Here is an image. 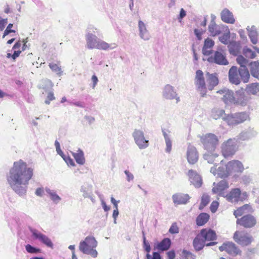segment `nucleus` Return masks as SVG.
<instances>
[{"mask_svg":"<svg viewBox=\"0 0 259 259\" xmlns=\"http://www.w3.org/2000/svg\"><path fill=\"white\" fill-rule=\"evenodd\" d=\"M33 175V169L26 163H14L7 180L11 188L18 195L22 196L27 191V185Z\"/></svg>","mask_w":259,"mask_h":259,"instance_id":"1","label":"nucleus"},{"mask_svg":"<svg viewBox=\"0 0 259 259\" xmlns=\"http://www.w3.org/2000/svg\"><path fill=\"white\" fill-rule=\"evenodd\" d=\"M244 169L242 163H219L210 169L214 175L221 178H226L233 172H240Z\"/></svg>","mask_w":259,"mask_h":259,"instance_id":"2","label":"nucleus"},{"mask_svg":"<svg viewBox=\"0 0 259 259\" xmlns=\"http://www.w3.org/2000/svg\"><path fill=\"white\" fill-rule=\"evenodd\" d=\"M98 242L94 237L87 236L83 241L79 243V249L83 253L90 255L93 257H96L98 252L96 250Z\"/></svg>","mask_w":259,"mask_h":259,"instance_id":"3","label":"nucleus"},{"mask_svg":"<svg viewBox=\"0 0 259 259\" xmlns=\"http://www.w3.org/2000/svg\"><path fill=\"white\" fill-rule=\"evenodd\" d=\"M228 125L235 126L250 120L249 115L246 112H238L225 115L223 117Z\"/></svg>","mask_w":259,"mask_h":259,"instance_id":"4","label":"nucleus"},{"mask_svg":"<svg viewBox=\"0 0 259 259\" xmlns=\"http://www.w3.org/2000/svg\"><path fill=\"white\" fill-rule=\"evenodd\" d=\"M200 141L205 150L212 152L214 151L219 140L217 137L213 134L209 133L200 137Z\"/></svg>","mask_w":259,"mask_h":259,"instance_id":"5","label":"nucleus"},{"mask_svg":"<svg viewBox=\"0 0 259 259\" xmlns=\"http://www.w3.org/2000/svg\"><path fill=\"white\" fill-rule=\"evenodd\" d=\"M237 149V141L235 138L229 139L222 144V154L225 158L231 157L235 153Z\"/></svg>","mask_w":259,"mask_h":259,"instance_id":"6","label":"nucleus"},{"mask_svg":"<svg viewBox=\"0 0 259 259\" xmlns=\"http://www.w3.org/2000/svg\"><path fill=\"white\" fill-rule=\"evenodd\" d=\"M194 83L201 97H204L207 93V88L203 72L200 70H198L196 72Z\"/></svg>","mask_w":259,"mask_h":259,"instance_id":"7","label":"nucleus"},{"mask_svg":"<svg viewBox=\"0 0 259 259\" xmlns=\"http://www.w3.org/2000/svg\"><path fill=\"white\" fill-rule=\"evenodd\" d=\"M233 238L236 243L242 246L249 245L253 240V238L250 235L243 231H236L234 234Z\"/></svg>","mask_w":259,"mask_h":259,"instance_id":"8","label":"nucleus"},{"mask_svg":"<svg viewBox=\"0 0 259 259\" xmlns=\"http://www.w3.org/2000/svg\"><path fill=\"white\" fill-rule=\"evenodd\" d=\"M217 94L222 96V100L226 105L234 104L235 96L233 91L227 89L220 90L217 92Z\"/></svg>","mask_w":259,"mask_h":259,"instance_id":"9","label":"nucleus"},{"mask_svg":"<svg viewBox=\"0 0 259 259\" xmlns=\"http://www.w3.org/2000/svg\"><path fill=\"white\" fill-rule=\"evenodd\" d=\"M235 93L234 105L241 106L247 105L249 102V98L246 96L244 89L241 88L240 90L236 91Z\"/></svg>","mask_w":259,"mask_h":259,"instance_id":"10","label":"nucleus"},{"mask_svg":"<svg viewBox=\"0 0 259 259\" xmlns=\"http://www.w3.org/2000/svg\"><path fill=\"white\" fill-rule=\"evenodd\" d=\"M237 224L246 228H250L254 227L256 224L255 217L250 214L245 215L240 219H238Z\"/></svg>","mask_w":259,"mask_h":259,"instance_id":"11","label":"nucleus"},{"mask_svg":"<svg viewBox=\"0 0 259 259\" xmlns=\"http://www.w3.org/2000/svg\"><path fill=\"white\" fill-rule=\"evenodd\" d=\"M80 192L84 198H89L93 203L96 202V199L93 194V185L90 184L85 183L80 188Z\"/></svg>","mask_w":259,"mask_h":259,"instance_id":"12","label":"nucleus"},{"mask_svg":"<svg viewBox=\"0 0 259 259\" xmlns=\"http://www.w3.org/2000/svg\"><path fill=\"white\" fill-rule=\"evenodd\" d=\"M221 251H225L230 255L235 256L240 252V250L238 248L235 244L232 242L224 243L222 246L219 247Z\"/></svg>","mask_w":259,"mask_h":259,"instance_id":"13","label":"nucleus"},{"mask_svg":"<svg viewBox=\"0 0 259 259\" xmlns=\"http://www.w3.org/2000/svg\"><path fill=\"white\" fill-rule=\"evenodd\" d=\"M133 137L136 143L140 148H145L148 147V141L145 139L144 134L142 131L135 130L133 133Z\"/></svg>","mask_w":259,"mask_h":259,"instance_id":"14","label":"nucleus"},{"mask_svg":"<svg viewBox=\"0 0 259 259\" xmlns=\"http://www.w3.org/2000/svg\"><path fill=\"white\" fill-rule=\"evenodd\" d=\"M189 181L195 188H200L202 185L201 177L193 170H189L188 171Z\"/></svg>","mask_w":259,"mask_h":259,"instance_id":"15","label":"nucleus"},{"mask_svg":"<svg viewBox=\"0 0 259 259\" xmlns=\"http://www.w3.org/2000/svg\"><path fill=\"white\" fill-rule=\"evenodd\" d=\"M190 198L188 194L182 193H176L172 196L175 205L186 204L189 201Z\"/></svg>","mask_w":259,"mask_h":259,"instance_id":"16","label":"nucleus"},{"mask_svg":"<svg viewBox=\"0 0 259 259\" xmlns=\"http://www.w3.org/2000/svg\"><path fill=\"white\" fill-rule=\"evenodd\" d=\"M212 192L219 196H224V191L229 187L228 183L225 180H222L218 183H213Z\"/></svg>","mask_w":259,"mask_h":259,"instance_id":"17","label":"nucleus"},{"mask_svg":"<svg viewBox=\"0 0 259 259\" xmlns=\"http://www.w3.org/2000/svg\"><path fill=\"white\" fill-rule=\"evenodd\" d=\"M217 243L215 242H210L209 243H206L205 240L201 238L199 234L197 235L193 240V246L196 251H199L203 249L204 245L207 246H212Z\"/></svg>","mask_w":259,"mask_h":259,"instance_id":"18","label":"nucleus"},{"mask_svg":"<svg viewBox=\"0 0 259 259\" xmlns=\"http://www.w3.org/2000/svg\"><path fill=\"white\" fill-rule=\"evenodd\" d=\"M207 61L210 63H215L218 64L226 65L228 61L226 59L225 55L223 53L220 51H216L214 53V57H209L207 59Z\"/></svg>","mask_w":259,"mask_h":259,"instance_id":"19","label":"nucleus"},{"mask_svg":"<svg viewBox=\"0 0 259 259\" xmlns=\"http://www.w3.org/2000/svg\"><path fill=\"white\" fill-rule=\"evenodd\" d=\"M199 235L205 240L206 243L207 241H213L217 238L215 232L211 229H202Z\"/></svg>","mask_w":259,"mask_h":259,"instance_id":"20","label":"nucleus"},{"mask_svg":"<svg viewBox=\"0 0 259 259\" xmlns=\"http://www.w3.org/2000/svg\"><path fill=\"white\" fill-rule=\"evenodd\" d=\"M237 68L232 66L229 71V79L230 81L234 84L238 85L240 83V79Z\"/></svg>","mask_w":259,"mask_h":259,"instance_id":"21","label":"nucleus"},{"mask_svg":"<svg viewBox=\"0 0 259 259\" xmlns=\"http://www.w3.org/2000/svg\"><path fill=\"white\" fill-rule=\"evenodd\" d=\"M187 158L188 162H197L199 159L198 152L193 146H189L187 152Z\"/></svg>","mask_w":259,"mask_h":259,"instance_id":"22","label":"nucleus"},{"mask_svg":"<svg viewBox=\"0 0 259 259\" xmlns=\"http://www.w3.org/2000/svg\"><path fill=\"white\" fill-rule=\"evenodd\" d=\"M45 191L47 196L54 204H57L61 201L62 198L58 195L56 190L46 187L45 188Z\"/></svg>","mask_w":259,"mask_h":259,"instance_id":"23","label":"nucleus"},{"mask_svg":"<svg viewBox=\"0 0 259 259\" xmlns=\"http://www.w3.org/2000/svg\"><path fill=\"white\" fill-rule=\"evenodd\" d=\"M241 191L238 188L232 189L229 194L226 195L228 201L231 202H237L240 200Z\"/></svg>","mask_w":259,"mask_h":259,"instance_id":"24","label":"nucleus"},{"mask_svg":"<svg viewBox=\"0 0 259 259\" xmlns=\"http://www.w3.org/2000/svg\"><path fill=\"white\" fill-rule=\"evenodd\" d=\"M206 79L207 82V87L208 90L211 91L214 87L219 83V79L215 74H210L209 72L206 73Z\"/></svg>","mask_w":259,"mask_h":259,"instance_id":"25","label":"nucleus"},{"mask_svg":"<svg viewBox=\"0 0 259 259\" xmlns=\"http://www.w3.org/2000/svg\"><path fill=\"white\" fill-rule=\"evenodd\" d=\"M221 19L223 21L227 23L233 24L235 21L232 13L226 9L221 12Z\"/></svg>","mask_w":259,"mask_h":259,"instance_id":"26","label":"nucleus"},{"mask_svg":"<svg viewBox=\"0 0 259 259\" xmlns=\"http://www.w3.org/2000/svg\"><path fill=\"white\" fill-rule=\"evenodd\" d=\"M214 41L210 38L205 39L202 49V52L204 55L208 56L212 53L211 48L214 46Z\"/></svg>","mask_w":259,"mask_h":259,"instance_id":"27","label":"nucleus"},{"mask_svg":"<svg viewBox=\"0 0 259 259\" xmlns=\"http://www.w3.org/2000/svg\"><path fill=\"white\" fill-rule=\"evenodd\" d=\"M253 211V210L250 205L245 204L235 210L234 211V215L236 218H238V217L241 216L244 213L252 212Z\"/></svg>","mask_w":259,"mask_h":259,"instance_id":"28","label":"nucleus"},{"mask_svg":"<svg viewBox=\"0 0 259 259\" xmlns=\"http://www.w3.org/2000/svg\"><path fill=\"white\" fill-rule=\"evenodd\" d=\"M23 42H24L23 47L22 50H20V48L22 45V42L20 40L18 41L13 47L12 49L14 50L13 54L12 55V59L14 60L17 57H18L22 51H24L25 49L24 48L25 46L26 42L24 40H23Z\"/></svg>","mask_w":259,"mask_h":259,"instance_id":"29","label":"nucleus"},{"mask_svg":"<svg viewBox=\"0 0 259 259\" xmlns=\"http://www.w3.org/2000/svg\"><path fill=\"white\" fill-rule=\"evenodd\" d=\"M99 40L97 39V37L92 34H88L87 36V46L88 49H96L97 44Z\"/></svg>","mask_w":259,"mask_h":259,"instance_id":"30","label":"nucleus"},{"mask_svg":"<svg viewBox=\"0 0 259 259\" xmlns=\"http://www.w3.org/2000/svg\"><path fill=\"white\" fill-rule=\"evenodd\" d=\"M170 245L171 241L170 239L165 238L157 244L156 248L159 250L165 251L169 248Z\"/></svg>","mask_w":259,"mask_h":259,"instance_id":"31","label":"nucleus"},{"mask_svg":"<svg viewBox=\"0 0 259 259\" xmlns=\"http://www.w3.org/2000/svg\"><path fill=\"white\" fill-rule=\"evenodd\" d=\"M238 73L241 79L244 83L249 81L250 74L246 67H240L238 70Z\"/></svg>","mask_w":259,"mask_h":259,"instance_id":"32","label":"nucleus"},{"mask_svg":"<svg viewBox=\"0 0 259 259\" xmlns=\"http://www.w3.org/2000/svg\"><path fill=\"white\" fill-rule=\"evenodd\" d=\"M245 90L249 94L257 95L259 93V83L255 82L248 84L246 85Z\"/></svg>","mask_w":259,"mask_h":259,"instance_id":"33","label":"nucleus"},{"mask_svg":"<svg viewBox=\"0 0 259 259\" xmlns=\"http://www.w3.org/2000/svg\"><path fill=\"white\" fill-rule=\"evenodd\" d=\"M116 46L117 45L115 44L110 45L103 40H99L96 49L102 50H108L109 49H114L116 48Z\"/></svg>","mask_w":259,"mask_h":259,"instance_id":"34","label":"nucleus"},{"mask_svg":"<svg viewBox=\"0 0 259 259\" xmlns=\"http://www.w3.org/2000/svg\"><path fill=\"white\" fill-rule=\"evenodd\" d=\"M139 28L140 30V34L143 39L147 40L149 39V34L146 29L145 24L141 20L139 21Z\"/></svg>","mask_w":259,"mask_h":259,"instance_id":"35","label":"nucleus"},{"mask_svg":"<svg viewBox=\"0 0 259 259\" xmlns=\"http://www.w3.org/2000/svg\"><path fill=\"white\" fill-rule=\"evenodd\" d=\"M250 72L252 75L259 78V62L254 61L250 64Z\"/></svg>","mask_w":259,"mask_h":259,"instance_id":"36","label":"nucleus"},{"mask_svg":"<svg viewBox=\"0 0 259 259\" xmlns=\"http://www.w3.org/2000/svg\"><path fill=\"white\" fill-rule=\"evenodd\" d=\"M209 219V215L206 213H200L196 219V223L198 226H203L206 224Z\"/></svg>","mask_w":259,"mask_h":259,"instance_id":"37","label":"nucleus"},{"mask_svg":"<svg viewBox=\"0 0 259 259\" xmlns=\"http://www.w3.org/2000/svg\"><path fill=\"white\" fill-rule=\"evenodd\" d=\"M49 66L53 72H55L57 75L61 76L62 74V71L60 66V62L58 61L57 63L52 62L49 64Z\"/></svg>","mask_w":259,"mask_h":259,"instance_id":"38","label":"nucleus"},{"mask_svg":"<svg viewBox=\"0 0 259 259\" xmlns=\"http://www.w3.org/2000/svg\"><path fill=\"white\" fill-rule=\"evenodd\" d=\"M208 30L211 35L214 36L221 33V30L214 21H211L208 26Z\"/></svg>","mask_w":259,"mask_h":259,"instance_id":"39","label":"nucleus"},{"mask_svg":"<svg viewBox=\"0 0 259 259\" xmlns=\"http://www.w3.org/2000/svg\"><path fill=\"white\" fill-rule=\"evenodd\" d=\"M225 114V110L222 109L214 108L211 111V116L215 120L221 118Z\"/></svg>","mask_w":259,"mask_h":259,"instance_id":"40","label":"nucleus"},{"mask_svg":"<svg viewBox=\"0 0 259 259\" xmlns=\"http://www.w3.org/2000/svg\"><path fill=\"white\" fill-rule=\"evenodd\" d=\"M84 163H67L69 168L77 167L78 172L83 173L86 171L87 168L83 165Z\"/></svg>","mask_w":259,"mask_h":259,"instance_id":"41","label":"nucleus"},{"mask_svg":"<svg viewBox=\"0 0 259 259\" xmlns=\"http://www.w3.org/2000/svg\"><path fill=\"white\" fill-rule=\"evenodd\" d=\"M72 153L76 162H83L84 160L83 153L81 150L78 149L75 152Z\"/></svg>","mask_w":259,"mask_h":259,"instance_id":"42","label":"nucleus"},{"mask_svg":"<svg viewBox=\"0 0 259 259\" xmlns=\"http://www.w3.org/2000/svg\"><path fill=\"white\" fill-rule=\"evenodd\" d=\"M39 241L49 247L52 248L53 247V243L51 240L45 234H43Z\"/></svg>","mask_w":259,"mask_h":259,"instance_id":"43","label":"nucleus"},{"mask_svg":"<svg viewBox=\"0 0 259 259\" xmlns=\"http://www.w3.org/2000/svg\"><path fill=\"white\" fill-rule=\"evenodd\" d=\"M30 231L31 233L32 237L34 240H37L39 241L41 237L44 234L38 230H36L34 228H30Z\"/></svg>","mask_w":259,"mask_h":259,"instance_id":"44","label":"nucleus"},{"mask_svg":"<svg viewBox=\"0 0 259 259\" xmlns=\"http://www.w3.org/2000/svg\"><path fill=\"white\" fill-rule=\"evenodd\" d=\"M30 231L31 233L32 237L34 240H37L39 241L41 237L44 234L38 230H36L34 228H30Z\"/></svg>","mask_w":259,"mask_h":259,"instance_id":"45","label":"nucleus"},{"mask_svg":"<svg viewBox=\"0 0 259 259\" xmlns=\"http://www.w3.org/2000/svg\"><path fill=\"white\" fill-rule=\"evenodd\" d=\"M209 201V196L206 194H204L201 197V201L199 206V209H203V208L208 204Z\"/></svg>","mask_w":259,"mask_h":259,"instance_id":"46","label":"nucleus"},{"mask_svg":"<svg viewBox=\"0 0 259 259\" xmlns=\"http://www.w3.org/2000/svg\"><path fill=\"white\" fill-rule=\"evenodd\" d=\"M228 47L230 53L233 55H237L239 53L238 46L236 43L230 44Z\"/></svg>","mask_w":259,"mask_h":259,"instance_id":"47","label":"nucleus"},{"mask_svg":"<svg viewBox=\"0 0 259 259\" xmlns=\"http://www.w3.org/2000/svg\"><path fill=\"white\" fill-rule=\"evenodd\" d=\"M26 250L30 253H38L41 252V250L39 248H36L34 246H32L30 244H27L25 246Z\"/></svg>","mask_w":259,"mask_h":259,"instance_id":"48","label":"nucleus"},{"mask_svg":"<svg viewBox=\"0 0 259 259\" xmlns=\"http://www.w3.org/2000/svg\"><path fill=\"white\" fill-rule=\"evenodd\" d=\"M243 53L246 57L250 59H253L255 58L256 56L255 53L254 52H253L250 49H249L248 48H244Z\"/></svg>","mask_w":259,"mask_h":259,"instance_id":"49","label":"nucleus"},{"mask_svg":"<svg viewBox=\"0 0 259 259\" xmlns=\"http://www.w3.org/2000/svg\"><path fill=\"white\" fill-rule=\"evenodd\" d=\"M237 62L240 65V67H246L248 61L243 56L240 55L238 56L236 59Z\"/></svg>","mask_w":259,"mask_h":259,"instance_id":"50","label":"nucleus"},{"mask_svg":"<svg viewBox=\"0 0 259 259\" xmlns=\"http://www.w3.org/2000/svg\"><path fill=\"white\" fill-rule=\"evenodd\" d=\"M230 36L229 32L224 33L222 36L219 37V40L223 44L227 45L229 42Z\"/></svg>","mask_w":259,"mask_h":259,"instance_id":"51","label":"nucleus"},{"mask_svg":"<svg viewBox=\"0 0 259 259\" xmlns=\"http://www.w3.org/2000/svg\"><path fill=\"white\" fill-rule=\"evenodd\" d=\"M13 26V24L12 23H10L7 26L6 29L4 31V32L3 33V38H5V37L7 35H8L10 33H15L16 30L14 29H12V28Z\"/></svg>","mask_w":259,"mask_h":259,"instance_id":"52","label":"nucleus"},{"mask_svg":"<svg viewBox=\"0 0 259 259\" xmlns=\"http://www.w3.org/2000/svg\"><path fill=\"white\" fill-rule=\"evenodd\" d=\"M249 36L252 44H256L257 42V35L256 32L250 31Z\"/></svg>","mask_w":259,"mask_h":259,"instance_id":"53","label":"nucleus"},{"mask_svg":"<svg viewBox=\"0 0 259 259\" xmlns=\"http://www.w3.org/2000/svg\"><path fill=\"white\" fill-rule=\"evenodd\" d=\"M55 99L54 94L52 92H49L48 94L47 99L45 101L46 104H50L51 101Z\"/></svg>","mask_w":259,"mask_h":259,"instance_id":"54","label":"nucleus"},{"mask_svg":"<svg viewBox=\"0 0 259 259\" xmlns=\"http://www.w3.org/2000/svg\"><path fill=\"white\" fill-rule=\"evenodd\" d=\"M7 23H8V19L7 18L3 19L0 16V30L1 31H3Z\"/></svg>","mask_w":259,"mask_h":259,"instance_id":"55","label":"nucleus"},{"mask_svg":"<svg viewBox=\"0 0 259 259\" xmlns=\"http://www.w3.org/2000/svg\"><path fill=\"white\" fill-rule=\"evenodd\" d=\"M219 206V203L216 201H213L210 206V210L212 212L214 213L215 212Z\"/></svg>","mask_w":259,"mask_h":259,"instance_id":"56","label":"nucleus"},{"mask_svg":"<svg viewBox=\"0 0 259 259\" xmlns=\"http://www.w3.org/2000/svg\"><path fill=\"white\" fill-rule=\"evenodd\" d=\"M169 232L171 234H176L179 233V228L178 226L173 224L169 229Z\"/></svg>","mask_w":259,"mask_h":259,"instance_id":"57","label":"nucleus"},{"mask_svg":"<svg viewBox=\"0 0 259 259\" xmlns=\"http://www.w3.org/2000/svg\"><path fill=\"white\" fill-rule=\"evenodd\" d=\"M124 174H125L126 176V180L128 182H130L131 181H133L134 180V175L129 171L128 170H124Z\"/></svg>","mask_w":259,"mask_h":259,"instance_id":"58","label":"nucleus"},{"mask_svg":"<svg viewBox=\"0 0 259 259\" xmlns=\"http://www.w3.org/2000/svg\"><path fill=\"white\" fill-rule=\"evenodd\" d=\"M166 144V151L167 152H170L172 149V143L170 140H166L165 141Z\"/></svg>","mask_w":259,"mask_h":259,"instance_id":"59","label":"nucleus"},{"mask_svg":"<svg viewBox=\"0 0 259 259\" xmlns=\"http://www.w3.org/2000/svg\"><path fill=\"white\" fill-rule=\"evenodd\" d=\"M186 11L183 8H182L180 10V15L178 17V19L180 20V21H181V20L186 16Z\"/></svg>","mask_w":259,"mask_h":259,"instance_id":"60","label":"nucleus"},{"mask_svg":"<svg viewBox=\"0 0 259 259\" xmlns=\"http://www.w3.org/2000/svg\"><path fill=\"white\" fill-rule=\"evenodd\" d=\"M35 194L38 196H42L44 193V189L42 188H38L35 191Z\"/></svg>","mask_w":259,"mask_h":259,"instance_id":"61","label":"nucleus"},{"mask_svg":"<svg viewBox=\"0 0 259 259\" xmlns=\"http://www.w3.org/2000/svg\"><path fill=\"white\" fill-rule=\"evenodd\" d=\"M167 255L168 258V259H174L175 257V253L173 250L167 252Z\"/></svg>","mask_w":259,"mask_h":259,"instance_id":"62","label":"nucleus"},{"mask_svg":"<svg viewBox=\"0 0 259 259\" xmlns=\"http://www.w3.org/2000/svg\"><path fill=\"white\" fill-rule=\"evenodd\" d=\"M101 204L103 208L105 211H108L110 210V207L106 205V202L103 200H102L101 201Z\"/></svg>","mask_w":259,"mask_h":259,"instance_id":"63","label":"nucleus"},{"mask_svg":"<svg viewBox=\"0 0 259 259\" xmlns=\"http://www.w3.org/2000/svg\"><path fill=\"white\" fill-rule=\"evenodd\" d=\"M194 33H195L196 36H197L198 39L201 40L202 39L201 35H202V33L201 32H200L197 29H195L194 30Z\"/></svg>","mask_w":259,"mask_h":259,"instance_id":"64","label":"nucleus"}]
</instances>
